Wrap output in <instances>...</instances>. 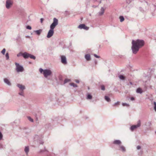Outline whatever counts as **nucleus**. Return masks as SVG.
<instances>
[{
  "mask_svg": "<svg viewBox=\"0 0 156 156\" xmlns=\"http://www.w3.org/2000/svg\"><path fill=\"white\" fill-rule=\"evenodd\" d=\"M70 81V80L68 79H66L64 81V84H65Z\"/></svg>",
  "mask_w": 156,
  "mask_h": 156,
  "instance_id": "25",
  "label": "nucleus"
},
{
  "mask_svg": "<svg viewBox=\"0 0 156 156\" xmlns=\"http://www.w3.org/2000/svg\"><path fill=\"white\" fill-rule=\"evenodd\" d=\"M116 149L123 153H124L126 151V148L123 145H122V144L119 146H117Z\"/></svg>",
  "mask_w": 156,
  "mask_h": 156,
  "instance_id": "7",
  "label": "nucleus"
},
{
  "mask_svg": "<svg viewBox=\"0 0 156 156\" xmlns=\"http://www.w3.org/2000/svg\"><path fill=\"white\" fill-rule=\"evenodd\" d=\"M6 59V60H8L9 59V54L8 52H7L5 55Z\"/></svg>",
  "mask_w": 156,
  "mask_h": 156,
  "instance_id": "23",
  "label": "nucleus"
},
{
  "mask_svg": "<svg viewBox=\"0 0 156 156\" xmlns=\"http://www.w3.org/2000/svg\"><path fill=\"white\" fill-rule=\"evenodd\" d=\"M122 105L124 106H126L127 107H129V104H127L126 103H122Z\"/></svg>",
  "mask_w": 156,
  "mask_h": 156,
  "instance_id": "30",
  "label": "nucleus"
},
{
  "mask_svg": "<svg viewBox=\"0 0 156 156\" xmlns=\"http://www.w3.org/2000/svg\"><path fill=\"white\" fill-rule=\"evenodd\" d=\"M23 53H21V52H20L18 54H17V57H19L20 56H22L23 57Z\"/></svg>",
  "mask_w": 156,
  "mask_h": 156,
  "instance_id": "34",
  "label": "nucleus"
},
{
  "mask_svg": "<svg viewBox=\"0 0 156 156\" xmlns=\"http://www.w3.org/2000/svg\"><path fill=\"white\" fill-rule=\"evenodd\" d=\"M141 125V121L140 120H139L137 122L136 125H133L131 126L130 128V129L132 131H133L135 129L139 127Z\"/></svg>",
  "mask_w": 156,
  "mask_h": 156,
  "instance_id": "5",
  "label": "nucleus"
},
{
  "mask_svg": "<svg viewBox=\"0 0 156 156\" xmlns=\"http://www.w3.org/2000/svg\"><path fill=\"white\" fill-rule=\"evenodd\" d=\"M120 21L122 22L124 21V17L123 16H120L119 17Z\"/></svg>",
  "mask_w": 156,
  "mask_h": 156,
  "instance_id": "21",
  "label": "nucleus"
},
{
  "mask_svg": "<svg viewBox=\"0 0 156 156\" xmlns=\"http://www.w3.org/2000/svg\"><path fill=\"white\" fill-rule=\"evenodd\" d=\"M38 142L40 144H43L44 143L42 139L39 140H38Z\"/></svg>",
  "mask_w": 156,
  "mask_h": 156,
  "instance_id": "27",
  "label": "nucleus"
},
{
  "mask_svg": "<svg viewBox=\"0 0 156 156\" xmlns=\"http://www.w3.org/2000/svg\"><path fill=\"white\" fill-rule=\"evenodd\" d=\"M75 82L77 83H79L80 82V81L79 80H76Z\"/></svg>",
  "mask_w": 156,
  "mask_h": 156,
  "instance_id": "45",
  "label": "nucleus"
},
{
  "mask_svg": "<svg viewBox=\"0 0 156 156\" xmlns=\"http://www.w3.org/2000/svg\"><path fill=\"white\" fill-rule=\"evenodd\" d=\"M3 137V135L1 132L0 131V140H2Z\"/></svg>",
  "mask_w": 156,
  "mask_h": 156,
  "instance_id": "37",
  "label": "nucleus"
},
{
  "mask_svg": "<svg viewBox=\"0 0 156 156\" xmlns=\"http://www.w3.org/2000/svg\"><path fill=\"white\" fill-rule=\"evenodd\" d=\"M16 66V70L18 72H22L24 70L23 66L20 65L17 62L15 63Z\"/></svg>",
  "mask_w": 156,
  "mask_h": 156,
  "instance_id": "4",
  "label": "nucleus"
},
{
  "mask_svg": "<svg viewBox=\"0 0 156 156\" xmlns=\"http://www.w3.org/2000/svg\"><path fill=\"white\" fill-rule=\"evenodd\" d=\"M141 148V146L139 145L137 146L136 147V149L138 150L140 149Z\"/></svg>",
  "mask_w": 156,
  "mask_h": 156,
  "instance_id": "40",
  "label": "nucleus"
},
{
  "mask_svg": "<svg viewBox=\"0 0 156 156\" xmlns=\"http://www.w3.org/2000/svg\"><path fill=\"white\" fill-rule=\"evenodd\" d=\"M39 71L41 73H44V70L43 69H42L40 68L39 69Z\"/></svg>",
  "mask_w": 156,
  "mask_h": 156,
  "instance_id": "33",
  "label": "nucleus"
},
{
  "mask_svg": "<svg viewBox=\"0 0 156 156\" xmlns=\"http://www.w3.org/2000/svg\"><path fill=\"white\" fill-rule=\"evenodd\" d=\"M119 77L120 79L122 80H124L125 78V77L123 75H121L119 76Z\"/></svg>",
  "mask_w": 156,
  "mask_h": 156,
  "instance_id": "22",
  "label": "nucleus"
},
{
  "mask_svg": "<svg viewBox=\"0 0 156 156\" xmlns=\"http://www.w3.org/2000/svg\"><path fill=\"white\" fill-rule=\"evenodd\" d=\"M85 58L87 61H89L91 59L90 55L89 54L85 55Z\"/></svg>",
  "mask_w": 156,
  "mask_h": 156,
  "instance_id": "15",
  "label": "nucleus"
},
{
  "mask_svg": "<svg viewBox=\"0 0 156 156\" xmlns=\"http://www.w3.org/2000/svg\"><path fill=\"white\" fill-rule=\"evenodd\" d=\"M101 90H105V87L104 85H101Z\"/></svg>",
  "mask_w": 156,
  "mask_h": 156,
  "instance_id": "32",
  "label": "nucleus"
},
{
  "mask_svg": "<svg viewBox=\"0 0 156 156\" xmlns=\"http://www.w3.org/2000/svg\"><path fill=\"white\" fill-rule=\"evenodd\" d=\"M23 57L25 59L28 58L30 57V58L35 60L36 59V57L34 55L30 54L27 52H25L23 53Z\"/></svg>",
  "mask_w": 156,
  "mask_h": 156,
  "instance_id": "3",
  "label": "nucleus"
},
{
  "mask_svg": "<svg viewBox=\"0 0 156 156\" xmlns=\"http://www.w3.org/2000/svg\"><path fill=\"white\" fill-rule=\"evenodd\" d=\"M60 81H62V77L61 75H60L58 77Z\"/></svg>",
  "mask_w": 156,
  "mask_h": 156,
  "instance_id": "36",
  "label": "nucleus"
},
{
  "mask_svg": "<svg viewBox=\"0 0 156 156\" xmlns=\"http://www.w3.org/2000/svg\"><path fill=\"white\" fill-rule=\"evenodd\" d=\"M6 51V49L5 48H4L3 49L2 51H1V53L3 55L5 54V53Z\"/></svg>",
  "mask_w": 156,
  "mask_h": 156,
  "instance_id": "29",
  "label": "nucleus"
},
{
  "mask_svg": "<svg viewBox=\"0 0 156 156\" xmlns=\"http://www.w3.org/2000/svg\"><path fill=\"white\" fill-rule=\"evenodd\" d=\"M70 84L71 86H72L73 87H76L77 86L76 84L74 83H70Z\"/></svg>",
  "mask_w": 156,
  "mask_h": 156,
  "instance_id": "24",
  "label": "nucleus"
},
{
  "mask_svg": "<svg viewBox=\"0 0 156 156\" xmlns=\"http://www.w3.org/2000/svg\"><path fill=\"white\" fill-rule=\"evenodd\" d=\"M92 98V96L89 94H88L87 96V99L88 100L91 99Z\"/></svg>",
  "mask_w": 156,
  "mask_h": 156,
  "instance_id": "19",
  "label": "nucleus"
},
{
  "mask_svg": "<svg viewBox=\"0 0 156 156\" xmlns=\"http://www.w3.org/2000/svg\"><path fill=\"white\" fill-rule=\"evenodd\" d=\"M3 81L8 86H10L11 85V83L8 79L6 78H4Z\"/></svg>",
  "mask_w": 156,
  "mask_h": 156,
  "instance_id": "13",
  "label": "nucleus"
},
{
  "mask_svg": "<svg viewBox=\"0 0 156 156\" xmlns=\"http://www.w3.org/2000/svg\"><path fill=\"white\" fill-rule=\"evenodd\" d=\"M48 99L50 101H51L52 100V98L51 97H49L48 98Z\"/></svg>",
  "mask_w": 156,
  "mask_h": 156,
  "instance_id": "43",
  "label": "nucleus"
},
{
  "mask_svg": "<svg viewBox=\"0 0 156 156\" xmlns=\"http://www.w3.org/2000/svg\"><path fill=\"white\" fill-rule=\"evenodd\" d=\"M28 119L31 122H34L33 119L31 118L30 116L27 117Z\"/></svg>",
  "mask_w": 156,
  "mask_h": 156,
  "instance_id": "28",
  "label": "nucleus"
},
{
  "mask_svg": "<svg viewBox=\"0 0 156 156\" xmlns=\"http://www.w3.org/2000/svg\"><path fill=\"white\" fill-rule=\"evenodd\" d=\"M105 99L106 101L108 102H110L111 101L110 98L108 96H105Z\"/></svg>",
  "mask_w": 156,
  "mask_h": 156,
  "instance_id": "20",
  "label": "nucleus"
},
{
  "mask_svg": "<svg viewBox=\"0 0 156 156\" xmlns=\"http://www.w3.org/2000/svg\"><path fill=\"white\" fill-rule=\"evenodd\" d=\"M105 9L103 7H102L101 9V11L99 12V14L100 15H102L104 12Z\"/></svg>",
  "mask_w": 156,
  "mask_h": 156,
  "instance_id": "16",
  "label": "nucleus"
},
{
  "mask_svg": "<svg viewBox=\"0 0 156 156\" xmlns=\"http://www.w3.org/2000/svg\"><path fill=\"white\" fill-rule=\"evenodd\" d=\"M136 92L138 93L141 94L143 91L142 89L140 88H138L136 90Z\"/></svg>",
  "mask_w": 156,
  "mask_h": 156,
  "instance_id": "17",
  "label": "nucleus"
},
{
  "mask_svg": "<svg viewBox=\"0 0 156 156\" xmlns=\"http://www.w3.org/2000/svg\"><path fill=\"white\" fill-rule=\"evenodd\" d=\"M58 24V20L55 18H54L53 22L50 26V29L48 33L47 37L48 38H49L53 36L54 33V29Z\"/></svg>",
  "mask_w": 156,
  "mask_h": 156,
  "instance_id": "2",
  "label": "nucleus"
},
{
  "mask_svg": "<svg viewBox=\"0 0 156 156\" xmlns=\"http://www.w3.org/2000/svg\"><path fill=\"white\" fill-rule=\"evenodd\" d=\"M119 105V102L118 101L117 102L115 103L114 104V105L116 106Z\"/></svg>",
  "mask_w": 156,
  "mask_h": 156,
  "instance_id": "35",
  "label": "nucleus"
},
{
  "mask_svg": "<svg viewBox=\"0 0 156 156\" xmlns=\"http://www.w3.org/2000/svg\"><path fill=\"white\" fill-rule=\"evenodd\" d=\"M153 103L154 105V108L155 111L156 112V102L154 101Z\"/></svg>",
  "mask_w": 156,
  "mask_h": 156,
  "instance_id": "31",
  "label": "nucleus"
},
{
  "mask_svg": "<svg viewBox=\"0 0 156 156\" xmlns=\"http://www.w3.org/2000/svg\"><path fill=\"white\" fill-rule=\"evenodd\" d=\"M26 28L27 29L31 30V27L30 26H26Z\"/></svg>",
  "mask_w": 156,
  "mask_h": 156,
  "instance_id": "38",
  "label": "nucleus"
},
{
  "mask_svg": "<svg viewBox=\"0 0 156 156\" xmlns=\"http://www.w3.org/2000/svg\"><path fill=\"white\" fill-rule=\"evenodd\" d=\"M12 4L11 0H6V7L7 9H9Z\"/></svg>",
  "mask_w": 156,
  "mask_h": 156,
  "instance_id": "8",
  "label": "nucleus"
},
{
  "mask_svg": "<svg viewBox=\"0 0 156 156\" xmlns=\"http://www.w3.org/2000/svg\"><path fill=\"white\" fill-rule=\"evenodd\" d=\"M144 44V41L142 40L137 39L136 41L132 40L131 49L133 53L136 54L139 51V49Z\"/></svg>",
  "mask_w": 156,
  "mask_h": 156,
  "instance_id": "1",
  "label": "nucleus"
},
{
  "mask_svg": "<svg viewBox=\"0 0 156 156\" xmlns=\"http://www.w3.org/2000/svg\"><path fill=\"white\" fill-rule=\"evenodd\" d=\"M3 148V146L2 144H0V149H1Z\"/></svg>",
  "mask_w": 156,
  "mask_h": 156,
  "instance_id": "42",
  "label": "nucleus"
},
{
  "mask_svg": "<svg viewBox=\"0 0 156 156\" xmlns=\"http://www.w3.org/2000/svg\"><path fill=\"white\" fill-rule=\"evenodd\" d=\"M130 100H131V101H133V100H135V98L134 97H132L130 98Z\"/></svg>",
  "mask_w": 156,
  "mask_h": 156,
  "instance_id": "44",
  "label": "nucleus"
},
{
  "mask_svg": "<svg viewBox=\"0 0 156 156\" xmlns=\"http://www.w3.org/2000/svg\"><path fill=\"white\" fill-rule=\"evenodd\" d=\"M19 94L20 95H21V96H24V94H23V91H21L19 92Z\"/></svg>",
  "mask_w": 156,
  "mask_h": 156,
  "instance_id": "26",
  "label": "nucleus"
},
{
  "mask_svg": "<svg viewBox=\"0 0 156 156\" xmlns=\"http://www.w3.org/2000/svg\"><path fill=\"white\" fill-rule=\"evenodd\" d=\"M94 55L96 58H100V56H98V55H97L96 54H94Z\"/></svg>",
  "mask_w": 156,
  "mask_h": 156,
  "instance_id": "39",
  "label": "nucleus"
},
{
  "mask_svg": "<svg viewBox=\"0 0 156 156\" xmlns=\"http://www.w3.org/2000/svg\"><path fill=\"white\" fill-rule=\"evenodd\" d=\"M43 20H44V19L43 18H41V19L40 20H41V23H42V22H43Z\"/></svg>",
  "mask_w": 156,
  "mask_h": 156,
  "instance_id": "46",
  "label": "nucleus"
},
{
  "mask_svg": "<svg viewBox=\"0 0 156 156\" xmlns=\"http://www.w3.org/2000/svg\"><path fill=\"white\" fill-rule=\"evenodd\" d=\"M42 31V30L39 29L38 30H35L34 31V32H35L37 35H39L41 34Z\"/></svg>",
  "mask_w": 156,
  "mask_h": 156,
  "instance_id": "14",
  "label": "nucleus"
},
{
  "mask_svg": "<svg viewBox=\"0 0 156 156\" xmlns=\"http://www.w3.org/2000/svg\"><path fill=\"white\" fill-rule=\"evenodd\" d=\"M113 144L118 146L122 144V142L119 140H115L113 141Z\"/></svg>",
  "mask_w": 156,
  "mask_h": 156,
  "instance_id": "11",
  "label": "nucleus"
},
{
  "mask_svg": "<svg viewBox=\"0 0 156 156\" xmlns=\"http://www.w3.org/2000/svg\"><path fill=\"white\" fill-rule=\"evenodd\" d=\"M78 28L81 29H84L86 30H88L89 29V28L86 26L84 24H82L80 25L78 27Z\"/></svg>",
  "mask_w": 156,
  "mask_h": 156,
  "instance_id": "10",
  "label": "nucleus"
},
{
  "mask_svg": "<svg viewBox=\"0 0 156 156\" xmlns=\"http://www.w3.org/2000/svg\"><path fill=\"white\" fill-rule=\"evenodd\" d=\"M24 151L27 154L29 152V148L28 146L25 147L24 149Z\"/></svg>",
  "mask_w": 156,
  "mask_h": 156,
  "instance_id": "18",
  "label": "nucleus"
},
{
  "mask_svg": "<svg viewBox=\"0 0 156 156\" xmlns=\"http://www.w3.org/2000/svg\"><path fill=\"white\" fill-rule=\"evenodd\" d=\"M17 86L18 87L21 91H23L25 89V87L24 86L20 84H17Z\"/></svg>",
  "mask_w": 156,
  "mask_h": 156,
  "instance_id": "12",
  "label": "nucleus"
},
{
  "mask_svg": "<svg viewBox=\"0 0 156 156\" xmlns=\"http://www.w3.org/2000/svg\"><path fill=\"white\" fill-rule=\"evenodd\" d=\"M44 151H46L45 149V148H44V150H41L40 151H39V153H41L43 152H44Z\"/></svg>",
  "mask_w": 156,
  "mask_h": 156,
  "instance_id": "41",
  "label": "nucleus"
},
{
  "mask_svg": "<svg viewBox=\"0 0 156 156\" xmlns=\"http://www.w3.org/2000/svg\"><path fill=\"white\" fill-rule=\"evenodd\" d=\"M43 74L44 77L46 78L48 76H50L52 74L51 71L49 69H44V73Z\"/></svg>",
  "mask_w": 156,
  "mask_h": 156,
  "instance_id": "6",
  "label": "nucleus"
},
{
  "mask_svg": "<svg viewBox=\"0 0 156 156\" xmlns=\"http://www.w3.org/2000/svg\"><path fill=\"white\" fill-rule=\"evenodd\" d=\"M38 135H36L35 136V138H37L38 137Z\"/></svg>",
  "mask_w": 156,
  "mask_h": 156,
  "instance_id": "47",
  "label": "nucleus"
},
{
  "mask_svg": "<svg viewBox=\"0 0 156 156\" xmlns=\"http://www.w3.org/2000/svg\"><path fill=\"white\" fill-rule=\"evenodd\" d=\"M61 62L64 65H66L67 64V61L66 57L64 55H61Z\"/></svg>",
  "mask_w": 156,
  "mask_h": 156,
  "instance_id": "9",
  "label": "nucleus"
}]
</instances>
